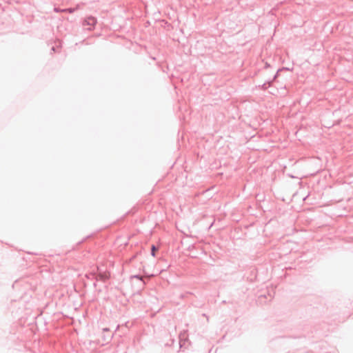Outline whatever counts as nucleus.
Returning a JSON list of instances; mask_svg holds the SVG:
<instances>
[{
  "mask_svg": "<svg viewBox=\"0 0 353 353\" xmlns=\"http://www.w3.org/2000/svg\"><path fill=\"white\" fill-rule=\"evenodd\" d=\"M87 281H84V287H88L89 285H93L94 287L97 286L96 281L99 280L105 281L108 279L109 275L106 273L103 274L96 275L95 274H90V275H86Z\"/></svg>",
  "mask_w": 353,
  "mask_h": 353,
  "instance_id": "nucleus-1",
  "label": "nucleus"
},
{
  "mask_svg": "<svg viewBox=\"0 0 353 353\" xmlns=\"http://www.w3.org/2000/svg\"><path fill=\"white\" fill-rule=\"evenodd\" d=\"M97 23V19L92 16L88 17L83 22L84 26H89L90 30H91Z\"/></svg>",
  "mask_w": 353,
  "mask_h": 353,
  "instance_id": "nucleus-2",
  "label": "nucleus"
},
{
  "mask_svg": "<svg viewBox=\"0 0 353 353\" xmlns=\"http://www.w3.org/2000/svg\"><path fill=\"white\" fill-rule=\"evenodd\" d=\"M276 78V74L274 75V78H273V80L271 81H268V82H265L264 83L263 85H259V87L263 90H267L269 87L271 86V84H272V82Z\"/></svg>",
  "mask_w": 353,
  "mask_h": 353,
  "instance_id": "nucleus-3",
  "label": "nucleus"
},
{
  "mask_svg": "<svg viewBox=\"0 0 353 353\" xmlns=\"http://www.w3.org/2000/svg\"><path fill=\"white\" fill-rule=\"evenodd\" d=\"M77 10V8H70L63 9L61 11H63L64 12L73 13Z\"/></svg>",
  "mask_w": 353,
  "mask_h": 353,
  "instance_id": "nucleus-4",
  "label": "nucleus"
},
{
  "mask_svg": "<svg viewBox=\"0 0 353 353\" xmlns=\"http://www.w3.org/2000/svg\"><path fill=\"white\" fill-rule=\"evenodd\" d=\"M157 250V248L152 245V248H151V254L152 256H155V252Z\"/></svg>",
  "mask_w": 353,
  "mask_h": 353,
  "instance_id": "nucleus-5",
  "label": "nucleus"
},
{
  "mask_svg": "<svg viewBox=\"0 0 353 353\" xmlns=\"http://www.w3.org/2000/svg\"><path fill=\"white\" fill-rule=\"evenodd\" d=\"M133 278H136L137 279H139L141 281H142L141 285H145V281H142V279L140 276H131V279H133Z\"/></svg>",
  "mask_w": 353,
  "mask_h": 353,
  "instance_id": "nucleus-6",
  "label": "nucleus"
},
{
  "mask_svg": "<svg viewBox=\"0 0 353 353\" xmlns=\"http://www.w3.org/2000/svg\"><path fill=\"white\" fill-rule=\"evenodd\" d=\"M62 10H63V9H60V8H54V11L55 12H63V11H61Z\"/></svg>",
  "mask_w": 353,
  "mask_h": 353,
  "instance_id": "nucleus-7",
  "label": "nucleus"
},
{
  "mask_svg": "<svg viewBox=\"0 0 353 353\" xmlns=\"http://www.w3.org/2000/svg\"><path fill=\"white\" fill-rule=\"evenodd\" d=\"M52 50L54 52V51H55V48H54V47H52Z\"/></svg>",
  "mask_w": 353,
  "mask_h": 353,
  "instance_id": "nucleus-8",
  "label": "nucleus"
}]
</instances>
